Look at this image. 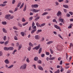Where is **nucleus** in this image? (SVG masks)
Masks as SVG:
<instances>
[{"label":"nucleus","mask_w":73,"mask_h":73,"mask_svg":"<svg viewBox=\"0 0 73 73\" xmlns=\"http://www.w3.org/2000/svg\"><path fill=\"white\" fill-rule=\"evenodd\" d=\"M27 67V64H24L22 66H21L20 67V69H25Z\"/></svg>","instance_id":"nucleus-1"},{"label":"nucleus","mask_w":73,"mask_h":73,"mask_svg":"<svg viewBox=\"0 0 73 73\" xmlns=\"http://www.w3.org/2000/svg\"><path fill=\"white\" fill-rule=\"evenodd\" d=\"M33 30H32V31H31V33L32 34H33V33H35V32H36V26H35L34 27H33Z\"/></svg>","instance_id":"nucleus-2"},{"label":"nucleus","mask_w":73,"mask_h":73,"mask_svg":"<svg viewBox=\"0 0 73 73\" xmlns=\"http://www.w3.org/2000/svg\"><path fill=\"white\" fill-rule=\"evenodd\" d=\"M11 16V15L10 14L6 15L5 16V18L6 19H7V20H10V17Z\"/></svg>","instance_id":"nucleus-3"},{"label":"nucleus","mask_w":73,"mask_h":73,"mask_svg":"<svg viewBox=\"0 0 73 73\" xmlns=\"http://www.w3.org/2000/svg\"><path fill=\"white\" fill-rule=\"evenodd\" d=\"M40 48V44H39L38 46H36L33 48V50H34V49H36V50H38V49Z\"/></svg>","instance_id":"nucleus-4"},{"label":"nucleus","mask_w":73,"mask_h":73,"mask_svg":"<svg viewBox=\"0 0 73 73\" xmlns=\"http://www.w3.org/2000/svg\"><path fill=\"white\" fill-rule=\"evenodd\" d=\"M40 11V10H36L35 9H32V12H35V13H36L37 12H39V11Z\"/></svg>","instance_id":"nucleus-5"},{"label":"nucleus","mask_w":73,"mask_h":73,"mask_svg":"<svg viewBox=\"0 0 73 73\" xmlns=\"http://www.w3.org/2000/svg\"><path fill=\"white\" fill-rule=\"evenodd\" d=\"M61 15V12L60 11H59L58 12L56 15L58 16H59L60 15Z\"/></svg>","instance_id":"nucleus-6"},{"label":"nucleus","mask_w":73,"mask_h":73,"mask_svg":"<svg viewBox=\"0 0 73 73\" xmlns=\"http://www.w3.org/2000/svg\"><path fill=\"white\" fill-rule=\"evenodd\" d=\"M35 38L36 40H38L40 38V36L38 35H36L35 36Z\"/></svg>","instance_id":"nucleus-7"},{"label":"nucleus","mask_w":73,"mask_h":73,"mask_svg":"<svg viewBox=\"0 0 73 73\" xmlns=\"http://www.w3.org/2000/svg\"><path fill=\"white\" fill-rule=\"evenodd\" d=\"M2 31L3 32L5 33H7V31L6 30V29L4 28H3L2 29Z\"/></svg>","instance_id":"nucleus-8"},{"label":"nucleus","mask_w":73,"mask_h":73,"mask_svg":"<svg viewBox=\"0 0 73 73\" xmlns=\"http://www.w3.org/2000/svg\"><path fill=\"white\" fill-rule=\"evenodd\" d=\"M4 62L6 64H9V61L8 59H6V60H5Z\"/></svg>","instance_id":"nucleus-9"},{"label":"nucleus","mask_w":73,"mask_h":73,"mask_svg":"<svg viewBox=\"0 0 73 73\" xmlns=\"http://www.w3.org/2000/svg\"><path fill=\"white\" fill-rule=\"evenodd\" d=\"M38 68L39 70H43L44 69H43V68L42 67L40 66H38Z\"/></svg>","instance_id":"nucleus-10"},{"label":"nucleus","mask_w":73,"mask_h":73,"mask_svg":"<svg viewBox=\"0 0 73 73\" xmlns=\"http://www.w3.org/2000/svg\"><path fill=\"white\" fill-rule=\"evenodd\" d=\"M53 43V41H50L47 42L46 43L47 45H49V44H52V43Z\"/></svg>","instance_id":"nucleus-11"},{"label":"nucleus","mask_w":73,"mask_h":73,"mask_svg":"<svg viewBox=\"0 0 73 73\" xmlns=\"http://www.w3.org/2000/svg\"><path fill=\"white\" fill-rule=\"evenodd\" d=\"M8 49L9 50H13L14 48L12 47H8Z\"/></svg>","instance_id":"nucleus-12"},{"label":"nucleus","mask_w":73,"mask_h":73,"mask_svg":"<svg viewBox=\"0 0 73 73\" xmlns=\"http://www.w3.org/2000/svg\"><path fill=\"white\" fill-rule=\"evenodd\" d=\"M56 59V57H52L49 58V60H53Z\"/></svg>","instance_id":"nucleus-13"},{"label":"nucleus","mask_w":73,"mask_h":73,"mask_svg":"<svg viewBox=\"0 0 73 73\" xmlns=\"http://www.w3.org/2000/svg\"><path fill=\"white\" fill-rule=\"evenodd\" d=\"M38 57L37 56H36L35 58L34 59V61H38Z\"/></svg>","instance_id":"nucleus-14"},{"label":"nucleus","mask_w":73,"mask_h":73,"mask_svg":"<svg viewBox=\"0 0 73 73\" xmlns=\"http://www.w3.org/2000/svg\"><path fill=\"white\" fill-rule=\"evenodd\" d=\"M58 20L59 21H60L62 22V23H63L64 22V19H62L60 18Z\"/></svg>","instance_id":"nucleus-15"},{"label":"nucleus","mask_w":73,"mask_h":73,"mask_svg":"<svg viewBox=\"0 0 73 73\" xmlns=\"http://www.w3.org/2000/svg\"><path fill=\"white\" fill-rule=\"evenodd\" d=\"M45 23H43L40 25V28H41V27H44V26H45Z\"/></svg>","instance_id":"nucleus-16"},{"label":"nucleus","mask_w":73,"mask_h":73,"mask_svg":"<svg viewBox=\"0 0 73 73\" xmlns=\"http://www.w3.org/2000/svg\"><path fill=\"white\" fill-rule=\"evenodd\" d=\"M63 6L64 7L66 8H69V6L67 5H63Z\"/></svg>","instance_id":"nucleus-17"},{"label":"nucleus","mask_w":73,"mask_h":73,"mask_svg":"<svg viewBox=\"0 0 73 73\" xmlns=\"http://www.w3.org/2000/svg\"><path fill=\"white\" fill-rule=\"evenodd\" d=\"M73 25V24H71L68 27V29H70V28H72V26Z\"/></svg>","instance_id":"nucleus-18"},{"label":"nucleus","mask_w":73,"mask_h":73,"mask_svg":"<svg viewBox=\"0 0 73 73\" xmlns=\"http://www.w3.org/2000/svg\"><path fill=\"white\" fill-rule=\"evenodd\" d=\"M29 45L30 46H32V47H33V46H34L33 44L31 42H30L29 43Z\"/></svg>","instance_id":"nucleus-19"},{"label":"nucleus","mask_w":73,"mask_h":73,"mask_svg":"<svg viewBox=\"0 0 73 73\" xmlns=\"http://www.w3.org/2000/svg\"><path fill=\"white\" fill-rule=\"evenodd\" d=\"M4 49L5 50H9L8 47H5L4 48Z\"/></svg>","instance_id":"nucleus-20"},{"label":"nucleus","mask_w":73,"mask_h":73,"mask_svg":"<svg viewBox=\"0 0 73 73\" xmlns=\"http://www.w3.org/2000/svg\"><path fill=\"white\" fill-rule=\"evenodd\" d=\"M21 48H22V45L21 44H20L19 46V49H18L19 50H20Z\"/></svg>","instance_id":"nucleus-21"},{"label":"nucleus","mask_w":73,"mask_h":73,"mask_svg":"<svg viewBox=\"0 0 73 73\" xmlns=\"http://www.w3.org/2000/svg\"><path fill=\"white\" fill-rule=\"evenodd\" d=\"M36 25H37V27H40V25L38 23H36Z\"/></svg>","instance_id":"nucleus-22"},{"label":"nucleus","mask_w":73,"mask_h":73,"mask_svg":"<svg viewBox=\"0 0 73 73\" xmlns=\"http://www.w3.org/2000/svg\"><path fill=\"white\" fill-rule=\"evenodd\" d=\"M48 14V13L46 12H45L43 13L42 14V16H44V15H47V14Z\"/></svg>","instance_id":"nucleus-23"},{"label":"nucleus","mask_w":73,"mask_h":73,"mask_svg":"<svg viewBox=\"0 0 73 73\" xmlns=\"http://www.w3.org/2000/svg\"><path fill=\"white\" fill-rule=\"evenodd\" d=\"M13 67V65H12L10 66L8 68H7L8 69H11V68H12Z\"/></svg>","instance_id":"nucleus-24"},{"label":"nucleus","mask_w":73,"mask_h":73,"mask_svg":"<svg viewBox=\"0 0 73 73\" xmlns=\"http://www.w3.org/2000/svg\"><path fill=\"white\" fill-rule=\"evenodd\" d=\"M54 27L56 29H58V28L60 27H59V26H58V25H54Z\"/></svg>","instance_id":"nucleus-25"},{"label":"nucleus","mask_w":73,"mask_h":73,"mask_svg":"<svg viewBox=\"0 0 73 73\" xmlns=\"http://www.w3.org/2000/svg\"><path fill=\"white\" fill-rule=\"evenodd\" d=\"M42 51V48H40L39 50V53H41Z\"/></svg>","instance_id":"nucleus-26"},{"label":"nucleus","mask_w":73,"mask_h":73,"mask_svg":"<svg viewBox=\"0 0 73 73\" xmlns=\"http://www.w3.org/2000/svg\"><path fill=\"white\" fill-rule=\"evenodd\" d=\"M14 18V16L13 15H12L10 16V19L11 20V19H13Z\"/></svg>","instance_id":"nucleus-27"},{"label":"nucleus","mask_w":73,"mask_h":73,"mask_svg":"<svg viewBox=\"0 0 73 73\" xmlns=\"http://www.w3.org/2000/svg\"><path fill=\"white\" fill-rule=\"evenodd\" d=\"M6 5V4H0V7H5V6Z\"/></svg>","instance_id":"nucleus-28"},{"label":"nucleus","mask_w":73,"mask_h":73,"mask_svg":"<svg viewBox=\"0 0 73 73\" xmlns=\"http://www.w3.org/2000/svg\"><path fill=\"white\" fill-rule=\"evenodd\" d=\"M2 24L3 25H6V24H7V22L6 21L2 22Z\"/></svg>","instance_id":"nucleus-29"},{"label":"nucleus","mask_w":73,"mask_h":73,"mask_svg":"<svg viewBox=\"0 0 73 73\" xmlns=\"http://www.w3.org/2000/svg\"><path fill=\"white\" fill-rule=\"evenodd\" d=\"M26 9H27V6L25 5L24 7V8L23 9V11L25 12L26 11Z\"/></svg>","instance_id":"nucleus-30"},{"label":"nucleus","mask_w":73,"mask_h":73,"mask_svg":"<svg viewBox=\"0 0 73 73\" xmlns=\"http://www.w3.org/2000/svg\"><path fill=\"white\" fill-rule=\"evenodd\" d=\"M26 60L27 62H28V63H29V62H30V61H29V58H27Z\"/></svg>","instance_id":"nucleus-31"},{"label":"nucleus","mask_w":73,"mask_h":73,"mask_svg":"<svg viewBox=\"0 0 73 73\" xmlns=\"http://www.w3.org/2000/svg\"><path fill=\"white\" fill-rule=\"evenodd\" d=\"M21 35L22 36H24V33L23 32H21Z\"/></svg>","instance_id":"nucleus-32"},{"label":"nucleus","mask_w":73,"mask_h":73,"mask_svg":"<svg viewBox=\"0 0 73 73\" xmlns=\"http://www.w3.org/2000/svg\"><path fill=\"white\" fill-rule=\"evenodd\" d=\"M13 29H15V30H17L18 29V28L14 26L13 27Z\"/></svg>","instance_id":"nucleus-33"},{"label":"nucleus","mask_w":73,"mask_h":73,"mask_svg":"<svg viewBox=\"0 0 73 73\" xmlns=\"http://www.w3.org/2000/svg\"><path fill=\"white\" fill-rule=\"evenodd\" d=\"M55 4H56V5H59V3L57 1L55 2Z\"/></svg>","instance_id":"nucleus-34"},{"label":"nucleus","mask_w":73,"mask_h":73,"mask_svg":"<svg viewBox=\"0 0 73 73\" xmlns=\"http://www.w3.org/2000/svg\"><path fill=\"white\" fill-rule=\"evenodd\" d=\"M24 3H23L21 5V6H20V9H21V8H22V7H23V5H24Z\"/></svg>","instance_id":"nucleus-35"},{"label":"nucleus","mask_w":73,"mask_h":73,"mask_svg":"<svg viewBox=\"0 0 73 73\" xmlns=\"http://www.w3.org/2000/svg\"><path fill=\"white\" fill-rule=\"evenodd\" d=\"M60 70H58L57 71H56L54 72V73H60Z\"/></svg>","instance_id":"nucleus-36"},{"label":"nucleus","mask_w":73,"mask_h":73,"mask_svg":"<svg viewBox=\"0 0 73 73\" xmlns=\"http://www.w3.org/2000/svg\"><path fill=\"white\" fill-rule=\"evenodd\" d=\"M38 5L37 4L34 5V8H38Z\"/></svg>","instance_id":"nucleus-37"},{"label":"nucleus","mask_w":73,"mask_h":73,"mask_svg":"<svg viewBox=\"0 0 73 73\" xmlns=\"http://www.w3.org/2000/svg\"><path fill=\"white\" fill-rule=\"evenodd\" d=\"M9 42V41H7L5 42V45H7L6 44H8Z\"/></svg>","instance_id":"nucleus-38"},{"label":"nucleus","mask_w":73,"mask_h":73,"mask_svg":"<svg viewBox=\"0 0 73 73\" xmlns=\"http://www.w3.org/2000/svg\"><path fill=\"white\" fill-rule=\"evenodd\" d=\"M17 52V50H15L12 53L13 54H14L15 53V52Z\"/></svg>","instance_id":"nucleus-39"},{"label":"nucleus","mask_w":73,"mask_h":73,"mask_svg":"<svg viewBox=\"0 0 73 73\" xmlns=\"http://www.w3.org/2000/svg\"><path fill=\"white\" fill-rule=\"evenodd\" d=\"M28 24V22H26L25 23H24L23 24V26H25L26 25H27V24Z\"/></svg>","instance_id":"nucleus-40"},{"label":"nucleus","mask_w":73,"mask_h":73,"mask_svg":"<svg viewBox=\"0 0 73 73\" xmlns=\"http://www.w3.org/2000/svg\"><path fill=\"white\" fill-rule=\"evenodd\" d=\"M21 4V3H19L17 6L18 7H20V6Z\"/></svg>","instance_id":"nucleus-41"},{"label":"nucleus","mask_w":73,"mask_h":73,"mask_svg":"<svg viewBox=\"0 0 73 73\" xmlns=\"http://www.w3.org/2000/svg\"><path fill=\"white\" fill-rule=\"evenodd\" d=\"M14 38L15 40H18L17 37V36H14Z\"/></svg>","instance_id":"nucleus-42"},{"label":"nucleus","mask_w":73,"mask_h":73,"mask_svg":"<svg viewBox=\"0 0 73 73\" xmlns=\"http://www.w3.org/2000/svg\"><path fill=\"white\" fill-rule=\"evenodd\" d=\"M3 56V52L1 51H0V56Z\"/></svg>","instance_id":"nucleus-43"},{"label":"nucleus","mask_w":73,"mask_h":73,"mask_svg":"<svg viewBox=\"0 0 73 73\" xmlns=\"http://www.w3.org/2000/svg\"><path fill=\"white\" fill-rule=\"evenodd\" d=\"M9 12L10 13H14V12H13L12 10H10Z\"/></svg>","instance_id":"nucleus-44"},{"label":"nucleus","mask_w":73,"mask_h":73,"mask_svg":"<svg viewBox=\"0 0 73 73\" xmlns=\"http://www.w3.org/2000/svg\"><path fill=\"white\" fill-rule=\"evenodd\" d=\"M40 19V17L39 16L38 17H37V18H36L35 19V20H36V21H37V20H38V19Z\"/></svg>","instance_id":"nucleus-45"},{"label":"nucleus","mask_w":73,"mask_h":73,"mask_svg":"<svg viewBox=\"0 0 73 73\" xmlns=\"http://www.w3.org/2000/svg\"><path fill=\"white\" fill-rule=\"evenodd\" d=\"M27 49L29 51H30V50H31V47L30 46Z\"/></svg>","instance_id":"nucleus-46"},{"label":"nucleus","mask_w":73,"mask_h":73,"mask_svg":"<svg viewBox=\"0 0 73 73\" xmlns=\"http://www.w3.org/2000/svg\"><path fill=\"white\" fill-rule=\"evenodd\" d=\"M50 51L51 52V54H52V53H53V50H52V49H50Z\"/></svg>","instance_id":"nucleus-47"},{"label":"nucleus","mask_w":73,"mask_h":73,"mask_svg":"<svg viewBox=\"0 0 73 73\" xmlns=\"http://www.w3.org/2000/svg\"><path fill=\"white\" fill-rule=\"evenodd\" d=\"M7 38V37L6 36H5L3 37V40L4 41H5L6 40V38Z\"/></svg>","instance_id":"nucleus-48"},{"label":"nucleus","mask_w":73,"mask_h":73,"mask_svg":"<svg viewBox=\"0 0 73 73\" xmlns=\"http://www.w3.org/2000/svg\"><path fill=\"white\" fill-rule=\"evenodd\" d=\"M44 56H45V54H42L41 55V57H44Z\"/></svg>","instance_id":"nucleus-49"},{"label":"nucleus","mask_w":73,"mask_h":73,"mask_svg":"<svg viewBox=\"0 0 73 73\" xmlns=\"http://www.w3.org/2000/svg\"><path fill=\"white\" fill-rule=\"evenodd\" d=\"M69 13L71 15H73V13L72 12H71V11L69 12Z\"/></svg>","instance_id":"nucleus-50"},{"label":"nucleus","mask_w":73,"mask_h":73,"mask_svg":"<svg viewBox=\"0 0 73 73\" xmlns=\"http://www.w3.org/2000/svg\"><path fill=\"white\" fill-rule=\"evenodd\" d=\"M18 10V8L17 7H16L14 11V12H16V11H17V10Z\"/></svg>","instance_id":"nucleus-51"},{"label":"nucleus","mask_w":73,"mask_h":73,"mask_svg":"<svg viewBox=\"0 0 73 73\" xmlns=\"http://www.w3.org/2000/svg\"><path fill=\"white\" fill-rule=\"evenodd\" d=\"M38 64H41V62H42L41 60H39L38 61Z\"/></svg>","instance_id":"nucleus-52"},{"label":"nucleus","mask_w":73,"mask_h":73,"mask_svg":"<svg viewBox=\"0 0 73 73\" xmlns=\"http://www.w3.org/2000/svg\"><path fill=\"white\" fill-rule=\"evenodd\" d=\"M35 23H34V22L33 21V23L32 24V27H34V26H35Z\"/></svg>","instance_id":"nucleus-53"},{"label":"nucleus","mask_w":73,"mask_h":73,"mask_svg":"<svg viewBox=\"0 0 73 73\" xmlns=\"http://www.w3.org/2000/svg\"><path fill=\"white\" fill-rule=\"evenodd\" d=\"M15 1H15V0H13L12 2V4H14L15 3Z\"/></svg>","instance_id":"nucleus-54"},{"label":"nucleus","mask_w":73,"mask_h":73,"mask_svg":"<svg viewBox=\"0 0 73 73\" xmlns=\"http://www.w3.org/2000/svg\"><path fill=\"white\" fill-rule=\"evenodd\" d=\"M22 21L23 22H25V19H24V18H22Z\"/></svg>","instance_id":"nucleus-55"},{"label":"nucleus","mask_w":73,"mask_h":73,"mask_svg":"<svg viewBox=\"0 0 73 73\" xmlns=\"http://www.w3.org/2000/svg\"><path fill=\"white\" fill-rule=\"evenodd\" d=\"M18 26H19L20 27H22V25L20 23L18 24Z\"/></svg>","instance_id":"nucleus-56"},{"label":"nucleus","mask_w":73,"mask_h":73,"mask_svg":"<svg viewBox=\"0 0 73 73\" xmlns=\"http://www.w3.org/2000/svg\"><path fill=\"white\" fill-rule=\"evenodd\" d=\"M46 55H49L50 53H49V52H46Z\"/></svg>","instance_id":"nucleus-57"},{"label":"nucleus","mask_w":73,"mask_h":73,"mask_svg":"<svg viewBox=\"0 0 73 73\" xmlns=\"http://www.w3.org/2000/svg\"><path fill=\"white\" fill-rule=\"evenodd\" d=\"M58 36H59V37H60L61 38H62V36H61L60 35V34H58Z\"/></svg>","instance_id":"nucleus-58"},{"label":"nucleus","mask_w":73,"mask_h":73,"mask_svg":"<svg viewBox=\"0 0 73 73\" xmlns=\"http://www.w3.org/2000/svg\"><path fill=\"white\" fill-rule=\"evenodd\" d=\"M47 10L48 11H52V9H47Z\"/></svg>","instance_id":"nucleus-59"},{"label":"nucleus","mask_w":73,"mask_h":73,"mask_svg":"<svg viewBox=\"0 0 73 73\" xmlns=\"http://www.w3.org/2000/svg\"><path fill=\"white\" fill-rule=\"evenodd\" d=\"M66 16L68 17H70V15L69 14H67Z\"/></svg>","instance_id":"nucleus-60"},{"label":"nucleus","mask_w":73,"mask_h":73,"mask_svg":"<svg viewBox=\"0 0 73 73\" xmlns=\"http://www.w3.org/2000/svg\"><path fill=\"white\" fill-rule=\"evenodd\" d=\"M69 3V1L68 0H66L65 1V3Z\"/></svg>","instance_id":"nucleus-61"},{"label":"nucleus","mask_w":73,"mask_h":73,"mask_svg":"<svg viewBox=\"0 0 73 73\" xmlns=\"http://www.w3.org/2000/svg\"><path fill=\"white\" fill-rule=\"evenodd\" d=\"M44 40V38L43 37L42 38V39L41 40V41H43Z\"/></svg>","instance_id":"nucleus-62"},{"label":"nucleus","mask_w":73,"mask_h":73,"mask_svg":"<svg viewBox=\"0 0 73 73\" xmlns=\"http://www.w3.org/2000/svg\"><path fill=\"white\" fill-rule=\"evenodd\" d=\"M64 12H65V13H67V10H66V9H65L64 10Z\"/></svg>","instance_id":"nucleus-63"},{"label":"nucleus","mask_w":73,"mask_h":73,"mask_svg":"<svg viewBox=\"0 0 73 73\" xmlns=\"http://www.w3.org/2000/svg\"><path fill=\"white\" fill-rule=\"evenodd\" d=\"M0 44H4V42H0Z\"/></svg>","instance_id":"nucleus-64"}]
</instances>
